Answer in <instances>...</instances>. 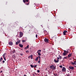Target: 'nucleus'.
<instances>
[{
    "instance_id": "6e6552de",
    "label": "nucleus",
    "mask_w": 76,
    "mask_h": 76,
    "mask_svg": "<svg viewBox=\"0 0 76 76\" xmlns=\"http://www.w3.org/2000/svg\"><path fill=\"white\" fill-rule=\"evenodd\" d=\"M44 41L45 42H48V39L45 38L44 39Z\"/></svg>"
},
{
    "instance_id": "1a4fd4ad",
    "label": "nucleus",
    "mask_w": 76,
    "mask_h": 76,
    "mask_svg": "<svg viewBox=\"0 0 76 76\" xmlns=\"http://www.w3.org/2000/svg\"><path fill=\"white\" fill-rule=\"evenodd\" d=\"M9 45H13V42H10L8 43Z\"/></svg>"
},
{
    "instance_id": "473e14b6",
    "label": "nucleus",
    "mask_w": 76,
    "mask_h": 76,
    "mask_svg": "<svg viewBox=\"0 0 76 76\" xmlns=\"http://www.w3.org/2000/svg\"><path fill=\"white\" fill-rule=\"evenodd\" d=\"M69 51H66V54H67V53H69Z\"/></svg>"
},
{
    "instance_id": "a878e982",
    "label": "nucleus",
    "mask_w": 76,
    "mask_h": 76,
    "mask_svg": "<svg viewBox=\"0 0 76 76\" xmlns=\"http://www.w3.org/2000/svg\"><path fill=\"white\" fill-rule=\"evenodd\" d=\"M72 64L73 65H75V63H73V62H72Z\"/></svg>"
},
{
    "instance_id": "39448f33",
    "label": "nucleus",
    "mask_w": 76,
    "mask_h": 76,
    "mask_svg": "<svg viewBox=\"0 0 76 76\" xmlns=\"http://www.w3.org/2000/svg\"><path fill=\"white\" fill-rule=\"evenodd\" d=\"M38 58H39V60L40 59H41V57H40V56H39L37 57L36 59L35 60V61H38Z\"/></svg>"
},
{
    "instance_id": "dca6fc26",
    "label": "nucleus",
    "mask_w": 76,
    "mask_h": 76,
    "mask_svg": "<svg viewBox=\"0 0 76 76\" xmlns=\"http://www.w3.org/2000/svg\"><path fill=\"white\" fill-rule=\"evenodd\" d=\"M41 51V50H38L37 51V53H40Z\"/></svg>"
},
{
    "instance_id": "f257e3e1",
    "label": "nucleus",
    "mask_w": 76,
    "mask_h": 76,
    "mask_svg": "<svg viewBox=\"0 0 76 76\" xmlns=\"http://www.w3.org/2000/svg\"><path fill=\"white\" fill-rule=\"evenodd\" d=\"M59 58L57 57V60H56V59L54 60V61L55 63H58L59 61V59H61V56H60V55H59Z\"/></svg>"
},
{
    "instance_id": "37998d69",
    "label": "nucleus",
    "mask_w": 76,
    "mask_h": 76,
    "mask_svg": "<svg viewBox=\"0 0 76 76\" xmlns=\"http://www.w3.org/2000/svg\"><path fill=\"white\" fill-rule=\"evenodd\" d=\"M45 76H47V75H45Z\"/></svg>"
},
{
    "instance_id": "a18cd8bd",
    "label": "nucleus",
    "mask_w": 76,
    "mask_h": 76,
    "mask_svg": "<svg viewBox=\"0 0 76 76\" xmlns=\"http://www.w3.org/2000/svg\"><path fill=\"white\" fill-rule=\"evenodd\" d=\"M34 75V74H33V75Z\"/></svg>"
},
{
    "instance_id": "79ce46f5",
    "label": "nucleus",
    "mask_w": 76,
    "mask_h": 76,
    "mask_svg": "<svg viewBox=\"0 0 76 76\" xmlns=\"http://www.w3.org/2000/svg\"><path fill=\"white\" fill-rule=\"evenodd\" d=\"M27 4V5H28V4H29V3L28 4Z\"/></svg>"
},
{
    "instance_id": "4be33fe9",
    "label": "nucleus",
    "mask_w": 76,
    "mask_h": 76,
    "mask_svg": "<svg viewBox=\"0 0 76 76\" xmlns=\"http://www.w3.org/2000/svg\"><path fill=\"white\" fill-rule=\"evenodd\" d=\"M37 66V65H35L34 66V68H36Z\"/></svg>"
},
{
    "instance_id": "0eeeda50",
    "label": "nucleus",
    "mask_w": 76,
    "mask_h": 76,
    "mask_svg": "<svg viewBox=\"0 0 76 76\" xmlns=\"http://www.w3.org/2000/svg\"><path fill=\"white\" fill-rule=\"evenodd\" d=\"M62 72H66V68L65 67H63V68L62 69Z\"/></svg>"
},
{
    "instance_id": "b1692460",
    "label": "nucleus",
    "mask_w": 76,
    "mask_h": 76,
    "mask_svg": "<svg viewBox=\"0 0 76 76\" xmlns=\"http://www.w3.org/2000/svg\"><path fill=\"white\" fill-rule=\"evenodd\" d=\"M39 56H41V53H37Z\"/></svg>"
},
{
    "instance_id": "bb28decb",
    "label": "nucleus",
    "mask_w": 76,
    "mask_h": 76,
    "mask_svg": "<svg viewBox=\"0 0 76 76\" xmlns=\"http://www.w3.org/2000/svg\"><path fill=\"white\" fill-rule=\"evenodd\" d=\"M38 61V63H39V64L40 63V60H39V61Z\"/></svg>"
},
{
    "instance_id": "a19ab883",
    "label": "nucleus",
    "mask_w": 76,
    "mask_h": 76,
    "mask_svg": "<svg viewBox=\"0 0 76 76\" xmlns=\"http://www.w3.org/2000/svg\"><path fill=\"white\" fill-rule=\"evenodd\" d=\"M24 76H26V75H24Z\"/></svg>"
},
{
    "instance_id": "9b49d317",
    "label": "nucleus",
    "mask_w": 76,
    "mask_h": 76,
    "mask_svg": "<svg viewBox=\"0 0 76 76\" xmlns=\"http://www.w3.org/2000/svg\"><path fill=\"white\" fill-rule=\"evenodd\" d=\"M20 40H18L17 42H16V45H18V44H19V43H20Z\"/></svg>"
},
{
    "instance_id": "ea45409f",
    "label": "nucleus",
    "mask_w": 76,
    "mask_h": 76,
    "mask_svg": "<svg viewBox=\"0 0 76 76\" xmlns=\"http://www.w3.org/2000/svg\"><path fill=\"white\" fill-rule=\"evenodd\" d=\"M15 50L13 51V53H15Z\"/></svg>"
},
{
    "instance_id": "9d476101",
    "label": "nucleus",
    "mask_w": 76,
    "mask_h": 76,
    "mask_svg": "<svg viewBox=\"0 0 76 76\" xmlns=\"http://www.w3.org/2000/svg\"><path fill=\"white\" fill-rule=\"evenodd\" d=\"M32 56H33V55H31L28 56V58H31V59H32Z\"/></svg>"
},
{
    "instance_id": "c9c22d12",
    "label": "nucleus",
    "mask_w": 76,
    "mask_h": 76,
    "mask_svg": "<svg viewBox=\"0 0 76 76\" xmlns=\"http://www.w3.org/2000/svg\"><path fill=\"white\" fill-rule=\"evenodd\" d=\"M20 56H23V54L22 53H20Z\"/></svg>"
},
{
    "instance_id": "aec40b11",
    "label": "nucleus",
    "mask_w": 76,
    "mask_h": 76,
    "mask_svg": "<svg viewBox=\"0 0 76 76\" xmlns=\"http://www.w3.org/2000/svg\"><path fill=\"white\" fill-rule=\"evenodd\" d=\"M30 66H31V68L34 67V66L32 65H30Z\"/></svg>"
},
{
    "instance_id": "393cba45",
    "label": "nucleus",
    "mask_w": 76,
    "mask_h": 76,
    "mask_svg": "<svg viewBox=\"0 0 76 76\" xmlns=\"http://www.w3.org/2000/svg\"><path fill=\"white\" fill-rule=\"evenodd\" d=\"M59 67H61V68H62V67H63V66H62V65H61L59 66Z\"/></svg>"
},
{
    "instance_id": "2f4dec72",
    "label": "nucleus",
    "mask_w": 76,
    "mask_h": 76,
    "mask_svg": "<svg viewBox=\"0 0 76 76\" xmlns=\"http://www.w3.org/2000/svg\"><path fill=\"white\" fill-rule=\"evenodd\" d=\"M70 76V75L69 74H68L67 76Z\"/></svg>"
},
{
    "instance_id": "cd10ccee",
    "label": "nucleus",
    "mask_w": 76,
    "mask_h": 76,
    "mask_svg": "<svg viewBox=\"0 0 76 76\" xmlns=\"http://www.w3.org/2000/svg\"><path fill=\"white\" fill-rule=\"evenodd\" d=\"M3 58L4 59L5 61H6V58L4 57Z\"/></svg>"
},
{
    "instance_id": "c03bdc74",
    "label": "nucleus",
    "mask_w": 76,
    "mask_h": 76,
    "mask_svg": "<svg viewBox=\"0 0 76 76\" xmlns=\"http://www.w3.org/2000/svg\"><path fill=\"white\" fill-rule=\"evenodd\" d=\"M44 50H45V49H44Z\"/></svg>"
},
{
    "instance_id": "5701e85b",
    "label": "nucleus",
    "mask_w": 76,
    "mask_h": 76,
    "mask_svg": "<svg viewBox=\"0 0 76 76\" xmlns=\"http://www.w3.org/2000/svg\"><path fill=\"white\" fill-rule=\"evenodd\" d=\"M53 75H54V76H57V74L54 73L53 74Z\"/></svg>"
},
{
    "instance_id": "6ab92c4d",
    "label": "nucleus",
    "mask_w": 76,
    "mask_h": 76,
    "mask_svg": "<svg viewBox=\"0 0 76 76\" xmlns=\"http://www.w3.org/2000/svg\"><path fill=\"white\" fill-rule=\"evenodd\" d=\"M46 33H47V31L46 30H44V33L46 34Z\"/></svg>"
},
{
    "instance_id": "f03ea898",
    "label": "nucleus",
    "mask_w": 76,
    "mask_h": 76,
    "mask_svg": "<svg viewBox=\"0 0 76 76\" xmlns=\"http://www.w3.org/2000/svg\"><path fill=\"white\" fill-rule=\"evenodd\" d=\"M50 69H53V70H56V66H54L53 65H52L51 66H50Z\"/></svg>"
},
{
    "instance_id": "ddd939ff",
    "label": "nucleus",
    "mask_w": 76,
    "mask_h": 76,
    "mask_svg": "<svg viewBox=\"0 0 76 76\" xmlns=\"http://www.w3.org/2000/svg\"><path fill=\"white\" fill-rule=\"evenodd\" d=\"M29 0H23V1L24 3H26V2H28Z\"/></svg>"
},
{
    "instance_id": "f704fd0d",
    "label": "nucleus",
    "mask_w": 76,
    "mask_h": 76,
    "mask_svg": "<svg viewBox=\"0 0 76 76\" xmlns=\"http://www.w3.org/2000/svg\"><path fill=\"white\" fill-rule=\"evenodd\" d=\"M64 58L66 59V58H67V57H64Z\"/></svg>"
},
{
    "instance_id": "2eb2a0df",
    "label": "nucleus",
    "mask_w": 76,
    "mask_h": 76,
    "mask_svg": "<svg viewBox=\"0 0 76 76\" xmlns=\"http://www.w3.org/2000/svg\"><path fill=\"white\" fill-rule=\"evenodd\" d=\"M29 48V45H28L25 48V49L26 50H27V49H28Z\"/></svg>"
},
{
    "instance_id": "f3484780",
    "label": "nucleus",
    "mask_w": 76,
    "mask_h": 76,
    "mask_svg": "<svg viewBox=\"0 0 76 76\" xmlns=\"http://www.w3.org/2000/svg\"><path fill=\"white\" fill-rule=\"evenodd\" d=\"M72 56V54H69L68 56V57H70L71 56Z\"/></svg>"
},
{
    "instance_id": "7c9ffc66",
    "label": "nucleus",
    "mask_w": 76,
    "mask_h": 76,
    "mask_svg": "<svg viewBox=\"0 0 76 76\" xmlns=\"http://www.w3.org/2000/svg\"><path fill=\"white\" fill-rule=\"evenodd\" d=\"M1 61H3V58L2 57L1 58Z\"/></svg>"
},
{
    "instance_id": "412c9836",
    "label": "nucleus",
    "mask_w": 76,
    "mask_h": 76,
    "mask_svg": "<svg viewBox=\"0 0 76 76\" xmlns=\"http://www.w3.org/2000/svg\"><path fill=\"white\" fill-rule=\"evenodd\" d=\"M37 72L38 73H39L40 72V71H39V70H37Z\"/></svg>"
},
{
    "instance_id": "c85d7f7f",
    "label": "nucleus",
    "mask_w": 76,
    "mask_h": 76,
    "mask_svg": "<svg viewBox=\"0 0 76 76\" xmlns=\"http://www.w3.org/2000/svg\"><path fill=\"white\" fill-rule=\"evenodd\" d=\"M74 64H75V65H76V61H74Z\"/></svg>"
},
{
    "instance_id": "e433bc0d",
    "label": "nucleus",
    "mask_w": 76,
    "mask_h": 76,
    "mask_svg": "<svg viewBox=\"0 0 76 76\" xmlns=\"http://www.w3.org/2000/svg\"><path fill=\"white\" fill-rule=\"evenodd\" d=\"M2 62V63H4L5 61H3Z\"/></svg>"
},
{
    "instance_id": "4c0bfd02",
    "label": "nucleus",
    "mask_w": 76,
    "mask_h": 76,
    "mask_svg": "<svg viewBox=\"0 0 76 76\" xmlns=\"http://www.w3.org/2000/svg\"><path fill=\"white\" fill-rule=\"evenodd\" d=\"M28 50H27L26 51V53H28Z\"/></svg>"
},
{
    "instance_id": "f8f14e48",
    "label": "nucleus",
    "mask_w": 76,
    "mask_h": 76,
    "mask_svg": "<svg viewBox=\"0 0 76 76\" xmlns=\"http://www.w3.org/2000/svg\"><path fill=\"white\" fill-rule=\"evenodd\" d=\"M66 32H67V31H64L63 32V34H64V35H66Z\"/></svg>"
},
{
    "instance_id": "4468645a",
    "label": "nucleus",
    "mask_w": 76,
    "mask_h": 76,
    "mask_svg": "<svg viewBox=\"0 0 76 76\" xmlns=\"http://www.w3.org/2000/svg\"><path fill=\"white\" fill-rule=\"evenodd\" d=\"M19 46L20 47H21V48H22L23 47V45L21 44H19Z\"/></svg>"
},
{
    "instance_id": "72a5a7b5",
    "label": "nucleus",
    "mask_w": 76,
    "mask_h": 76,
    "mask_svg": "<svg viewBox=\"0 0 76 76\" xmlns=\"http://www.w3.org/2000/svg\"><path fill=\"white\" fill-rule=\"evenodd\" d=\"M37 37H38V35H37V34H36V38H37Z\"/></svg>"
},
{
    "instance_id": "a211bd4d",
    "label": "nucleus",
    "mask_w": 76,
    "mask_h": 76,
    "mask_svg": "<svg viewBox=\"0 0 76 76\" xmlns=\"http://www.w3.org/2000/svg\"><path fill=\"white\" fill-rule=\"evenodd\" d=\"M6 53H4V54L3 55V57H5V56H6Z\"/></svg>"
},
{
    "instance_id": "7ed1b4c3",
    "label": "nucleus",
    "mask_w": 76,
    "mask_h": 76,
    "mask_svg": "<svg viewBox=\"0 0 76 76\" xmlns=\"http://www.w3.org/2000/svg\"><path fill=\"white\" fill-rule=\"evenodd\" d=\"M23 36V33L22 32H19V37L21 38V37Z\"/></svg>"
},
{
    "instance_id": "58836bf2",
    "label": "nucleus",
    "mask_w": 76,
    "mask_h": 76,
    "mask_svg": "<svg viewBox=\"0 0 76 76\" xmlns=\"http://www.w3.org/2000/svg\"><path fill=\"white\" fill-rule=\"evenodd\" d=\"M3 72V71H1L0 73H2Z\"/></svg>"
},
{
    "instance_id": "423d86ee",
    "label": "nucleus",
    "mask_w": 76,
    "mask_h": 76,
    "mask_svg": "<svg viewBox=\"0 0 76 76\" xmlns=\"http://www.w3.org/2000/svg\"><path fill=\"white\" fill-rule=\"evenodd\" d=\"M63 54L64 56H66V55H67V53H66V51L64 50V53H63Z\"/></svg>"
},
{
    "instance_id": "c756f323",
    "label": "nucleus",
    "mask_w": 76,
    "mask_h": 76,
    "mask_svg": "<svg viewBox=\"0 0 76 76\" xmlns=\"http://www.w3.org/2000/svg\"><path fill=\"white\" fill-rule=\"evenodd\" d=\"M26 41L25 40H22V42H25Z\"/></svg>"
},
{
    "instance_id": "20e7f679",
    "label": "nucleus",
    "mask_w": 76,
    "mask_h": 76,
    "mask_svg": "<svg viewBox=\"0 0 76 76\" xmlns=\"http://www.w3.org/2000/svg\"><path fill=\"white\" fill-rule=\"evenodd\" d=\"M69 69H70V70H73V69H74V67L73 66H69Z\"/></svg>"
}]
</instances>
